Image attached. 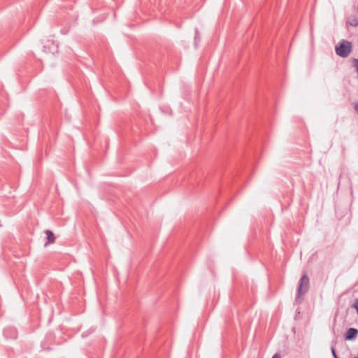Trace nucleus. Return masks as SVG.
I'll list each match as a JSON object with an SVG mask.
<instances>
[{"mask_svg":"<svg viewBox=\"0 0 358 358\" xmlns=\"http://www.w3.org/2000/svg\"><path fill=\"white\" fill-rule=\"evenodd\" d=\"M310 287L309 278L306 273L299 280V286L297 287V294L296 296V301L299 303L301 302V296L308 292Z\"/></svg>","mask_w":358,"mask_h":358,"instance_id":"nucleus-1","label":"nucleus"},{"mask_svg":"<svg viewBox=\"0 0 358 358\" xmlns=\"http://www.w3.org/2000/svg\"><path fill=\"white\" fill-rule=\"evenodd\" d=\"M352 50V44L351 42L346 40H342L336 46L335 51L338 56L345 58Z\"/></svg>","mask_w":358,"mask_h":358,"instance_id":"nucleus-2","label":"nucleus"},{"mask_svg":"<svg viewBox=\"0 0 358 358\" xmlns=\"http://www.w3.org/2000/svg\"><path fill=\"white\" fill-rule=\"evenodd\" d=\"M358 336V330L355 328H349L345 334V340H354Z\"/></svg>","mask_w":358,"mask_h":358,"instance_id":"nucleus-3","label":"nucleus"},{"mask_svg":"<svg viewBox=\"0 0 358 358\" xmlns=\"http://www.w3.org/2000/svg\"><path fill=\"white\" fill-rule=\"evenodd\" d=\"M45 233L47 236V240H48V241L45 243V246H47L48 244L54 243L55 242L56 238H55L54 234L52 233V231L47 229L45 231Z\"/></svg>","mask_w":358,"mask_h":358,"instance_id":"nucleus-4","label":"nucleus"},{"mask_svg":"<svg viewBox=\"0 0 358 358\" xmlns=\"http://www.w3.org/2000/svg\"><path fill=\"white\" fill-rule=\"evenodd\" d=\"M348 23L352 27L358 26V16L357 15H351L348 21Z\"/></svg>","mask_w":358,"mask_h":358,"instance_id":"nucleus-5","label":"nucleus"},{"mask_svg":"<svg viewBox=\"0 0 358 358\" xmlns=\"http://www.w3.org/2000/svg\"><path fill=\"white\" fill-rule=\"evenodd\" d=\"M352 64L353 66L355 68L356 71L358 73V59H352Z\"/></svg>","mask_w":358,"mask_h":358,"instance_id":"nucleus-6","label":"nucleus"},{"mask_svg":"<svg viewBox=\"0 0 358 358\" xmlns=\"http://www.w3.org/2000/svg\"><path fill=\"white\" fill-rule=\"evenodd\" d=\"M331 353H332V355H333L334 358H338L337 355H336L335 348L334 347H331Z\"/></svg>","mask_w":358,"mask_h":358,"instance_id":"nucleus-7","label":"nucleus"},{"mask_svg":"<svg viewBox=\"0 0 358 358\" xmlns=\"http://www.w3.org/2000/svg\"><path fill=\"white\" fill-rule=\"evenodd\" d=\"M352 307H354L358 313V299L355 300L354 304L352 305Z\"/></svg>","mask_w":358,"mask_h":358,"instance_id":"nucleus-8","label":"nucleus"},{"mask_svg":"<svg viewBox=\"0 0 358 358\" xmlns=\"http://www.w3.org/2000/svg\"><path fill=\"white\" fill-rule=\"evenodd\" d=\"M354 109L355 112L358 114V102L355 104Z\"/></svg>","mask_w":358,"mask_h":358,"instance_id":"nucleus-9","label":"nucleus"},{"mask_svg":"<svg viewBox=\"0 0 358 358\" xmlns=\"http://www.w3.org/2000/svg\"><path fill=\"white\" fill-rule=\"evenodd\" d=\"M272 358H280V355L279 354H275Z\"/></svg>","mask_w":358,"mask_h":358,"instance_id":"nucleus-10","label":"nucleus"},{"mask_svg":"<svg viewBox=\"0 0 358 358\" xmlns=\"http://www.w3.org/2000/svg\"><path fill=\"white\" fill-rule=\"evenodd\" d=\"M353 358H358V357H353Z\"/></svg>","mask_w":358,"mask_h":358,"instance_id":"nucleus-11","label":"nucleus"}]
</instances>
